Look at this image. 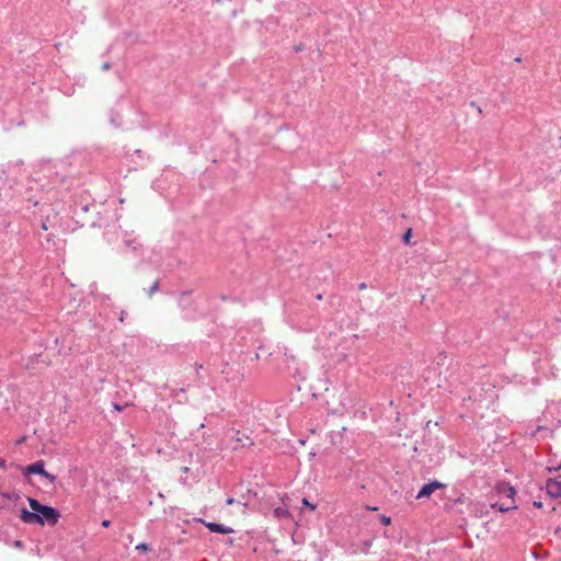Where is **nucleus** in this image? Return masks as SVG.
<instances>
[{
  "mask_svg": "<svg viewBox=\"0 0 561 561\" xmlns=\"http://www.w3.org/2000/svg\"><path fill=\"white\" fill-rule=\"evenodd\" d=\"M42 228H43L44 230H47V229H48V227H47L46 222H43Z\"/></svg>",
  "mask_w": 561,
  "mask_h": 561,
  "instance_id": "obj_18",
  "label": "nucleus"
},
{
  "mask_svg": "<svg viewBox=\"0 0 561 561\" xmlns=\"http://www.w3.org/2000/svg\"><path fill=\"white\" fill-rule=\"evenodd\" d=\"M198 523H202L203 525H205L211 533H218V534H231L233 533V529L228 527V526H225V525H221V524H217V523H213V522H206L202 518H198L197 519Z\"/></svg>",
  "mask_w": 561,
  "mask_h": 561,
  "instance_id": "obj_3",
  "label": "nucleus"
},
{
  "mask_svg": "<svg viewBox=\"0 0 561 561\" xmlns=\"http://www.w3.org/2000/svg\"><path fill=\"white\" fill-rule=\"evenodd\" d=\"M547 492L552 497H561V482L550 479L547 482Z\"/></svg>",
  "mask_w": 561,
  "mask_h": 561,
  "instance_id": "obj_6",
  "label": "nucleus"
},
{
  "mask_svg": "<svg viewBox=\"0 0 561 561\" xmlns=\"http://www.w3.org/2000/svg\"><path fill=\"white\" fill-rule=\"evenodd\" d=\"M234 503V499L232 497H229L227 501H226V504L227 505H232Z\"/></svg>",
  "mask_w": 561,
  "mask_h": 561,
  "instance_id": "obj_14",
  "label": "nucleus"
},
{
  "mask_svg": "<svg viewBox=\"0 0 561 561\" xmlns=\"http://www.w3.org/2000/svg\"><path fill=\"white\" fill-rule=\"evenodd\" d=\"M182 471L186 473L188 471V468L187 467H183Z\"/></svg>",
  "mask_w": 561,
  "mask_h": 561,
  "instance_id": "obj_19",
  "label": "nucleus"
},
{
  "mask_svg": "<svg viewBox=\"0 0 561 561\" xmlns=\"http://www.w3.org/2000/svg\"><path fill=\"white\" fill-rule=\"evenodd\" d=\"M302 504L306 507H309L310 510L314 511L317 508L316 504L310 503L306 497L302 499Z\"/></svg>",
  "mask_w": 561,
  "mask_h": 561,
  "instance_id": "obj_9",
  "label": "nucleus"
},
{
  "mask_svg": "<svg viewBox=\"0 0 561 561\" xmlns=\"http://www.w3.org/2000/svg\"><path fill=\"white\" fill-rule=\"evenodd\" d=\"M496 491L499 494H503L506 497L511 499L512 503H514V496L516 494V491L512 485H510L506 482H500L496 484Z\"/></svg>",
  "mask_w": 561,
  "mask_h": 561,
  "instance_id": "obj_5",
  "label": "nucleus"
},
{
  "mask_svg": "<svg viewBox=\"0 0 561 561\" xmlns=\"http://www.w3.org/2000/svg\"><path fill=\"white\" fill-rule=\"evenodd\" d=\"M14 546H15V547H22V541L16 540V541L14 542Z\"/></svg>",
  "mask_w": 561,
  "mask_h": 561,
  "instance_id": "obj_17",
  "label": "nucleus"
},
{
  "mask_svg": "<svg viewBox=\"0 0 561 561\" xmlns=\"http://www.w3.org/2000/svg\"><path fill=\"white\" fill-rule=\"evenodd\" d=\"M110 524H111V522H110V520H107V519H104V520L102 522V526H103V527H108V526H110Z\"/></svg>",
  "mask_w": 561,
  "mask_h": 561,
  "instance_id": "obj_15",
  "label": "nucleus"
},
{
  "mask_svg": "<svg viewBox=\"0 0 561 561\" xmlns=\"http://www.w3.org/2000/svg\"><path fill=\"white\" fill-rule=\"evenodd\" d=\"M533 505H534L535 507L541 508V507H542V502H540V501H535V502L533 503Z\"/></svg>",
  "mask_w": 561,
  "mask_h": 561,
  "instance_id": "obj_13",
  "label": "nucleus"
},
{
  "mask_svg": "<svg viewBox=\"0 0 561 561\" xmlns=\"http://www.w3.org/2000/svg\"><path fill=\"white\" fill-rule=\"evenodd\" d=\"M444 485L443 483L438 481L430 482L427 484H424L423 488L420 490V492L416 495V499H423L428 497L434 491L442 489Z\"/></svg>",
  "mask_w": 561,
  "mask_h": 561,
  "instance_id": "obj_4",
  "label": "nucleus"
},
{
  "mask_svg": "<svg viewBox=\"0 0 561 561\" xmlns=\"http://www.w3.org/2000/svg\"><path fill=\"white\" fill-rule=\"evenodd\" d=\"M513 508H516V506L515 505H506L505 506L503 504L499 505V511H501V512H507V511L513 510Z\"/></svg>",
  "mask_w": 561,
  "mask_h": 561,
  "instance_id": "obj_10",
  "label": "nucleus"
},
{
  "mask_svg": "<svg viewBox=\"0 0 561 561\" xmlns=\"http://www.w3.org/2000/svg\"><path fill=\"white\" fill-rule=\"evenodd\" d=\"M27 501L33 512L26 508L21 511L20 518L23 523L44 525L47 522L51 526L58 523L60 513L56 508L43 505L32 497H28Z\"/></svg>",
  "mask_w": 561,
  "mask_h": 561,
  "instance_id": "obj_1",
  "label": "nucleus"
},
{
  "mask_svg": "<svg viewBox=\"0 0 561 561\" xmlns=\"http://www.w3.org/2000/svg\"><path fill=\"white\" fill-rule=\"evenodd\" d=\"M274 514L275 516L277 517H286L288 516V512L284 508H280V507H277L275 511H274Z\"/></svg>",
  "mask_w": 561,
  "mask_h": 561,
  "instance_id": "obj_7",
  "label": "nucleus"
},
{
  "mask_svg": "<svg viewBox=\"0 0 561 561\" xmlns=\"http://www.w3.org/2000/svg\"><path fill=\"white\" fill-rule=\"evenodd\" d=\"M158 288V283H154L150 289V293H153Z\"/></svg>",
  "mask_w": 561,
  "mask_h": 561,
  "instance_id": "obj_16",
  "label": "nucleus"
},
{
  "mask_svg": "<svg viewBox=\"0 0 561 561\" xmlns=\"http://www.w3.org/2000/svg\"><path fill=\"white\" fill-rule=\"evenodd\" d=\"M411 237H412V229H408L405 231V233L403 234V242L408 244L410 242Z\"/></svg>",
  "mask_w": 561,
  "mask_h": 561,
  "instance_id": "obj_8",
  "label": "nucleus"
},
{
  "mask_svg": "<svg viewBox=\"0 0 561 561\" xmlns=\"http://www.w3.org/2000/svg\"><path fill=\"white\" fill-rule=\"evenodd\" d=\"M381 523H382L383 525H390V523H391V518H390V517H388V516L382 515V516H381Z\"/></svg>",
  "mask_w": 561,
  "mask_h": 561,
  "instance_id": "obj_12",
  "label": "nucleus"
},
{
  "mask_svg": "<svg viewBox=\"0 0 561 561\" xmlns=\"http://www.w3.org/2000/svg\"><path fill=\"white\" fill-rule=\"evenodd\" d=\"M114 408H115L116 410H118V411H121V410H122V408H121L119 405H117V404H115V405H114Z\"/></svg>",
  "mask_w": 561,
  "mask_h": 561,
  "instance_id": "obj_20",
  "label": "nucleus"
},
{
  "mask_svg": "<svg viewBox=\"0 0 561 561\" xmlns=\"http://www.w3.org/2000/svg\"><path fill=\"white\" fill-rule=\"evenodd\" d=\"M136 549L142 552H147L149 550V547L146 543H139L136 546Z\"/></svg>",
  "mask_w": 561,
  "mask_h": 561,
  "instance_id": "obj_11",
  "label": "nucleus"
},
{
  "mask_svg": "<svg viewBox=\"0 0 561 561\" xmlns=\"http://www.w3.org/2000/svg\"><path fill=\"white\" fill-rule=\"evenodd\" d=\"M33 473L41 474L42 477L48 479L50 482L56 481V476H54L45 470L43 460H38V461L31 463L30 466L26 467L25 474H33Z\"/></svg>",
  "mask_w": 561,
  "mask_h": 561,
  "instance_id": "obj_2",
  "label": "nucleus"
},
{
  "mask_svg": "<svg viewBox=\"0 0 561 561\" xmlns=\"http://www.w3.org/2000/svg\"><path fill=\"white\" fill-rule=\"evenodd\" d=\"M103 68H104V69H108V64H105V65L103 66Z\"/></svg>",
  "mask_w": 561,
  "mask_h": 561,
  "instance_id": "obj_21",
  "label": "nucleus"
}]
</instances>
